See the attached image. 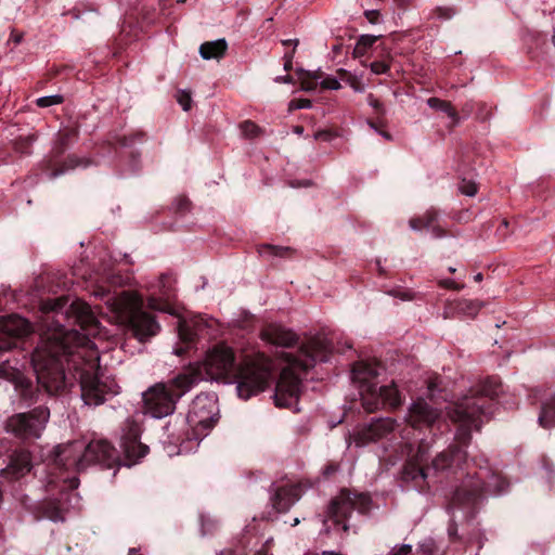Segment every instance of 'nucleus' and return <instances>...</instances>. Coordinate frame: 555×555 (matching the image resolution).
<instances>
[{
	"mask_svg": "<svg viewBox=\"0 0 555 555\" xmlns=\"http://www.w3.org/2000/svg\"><path fill=\"white\" fill-rule=\"evenodd\" d=\"M43 461H49L56 468L68 474L86 470L93 464H100L112 468L117 462L114 448L105 440H95L87 443L83 440H75L59 444L53 450L42 453ZM68 489H76L79 479L76 475L59 476Z\"/></svg>",
	"mask_w": 555,
	"mask_h": 555,
	"instance_id": "nucleus-1",
	"label": "nucleus"
},
{
	"mask_svg": "<svg viewBox=\"0 0 555 555\" xmlns=\"http://www.w3.org/2000/svg\"><path fill=\"white\" fill-rule=\"evenodd\" d=\"M331 350L328 340L323 336H317L301 346L296 356L284 353L286 365L282 369L274 392L276 406L299 411L301 373L314 366L318 361H326Z\"/></svg>",
	"mask_w": 555,
	"mask_h": 555,
	"instance_id": "nucleus-2",
	"label": "nucleus"
},
{
	"mask_svg": "<svg viewBox=\"0 0 555 555\" xmlns=\"http://www.w3.org/2000/svg\"><path fill=\"white\" fill-rule=\"evenodd\" d=\"M93 295L105 300V305L111 313L112 322L126 325L131 328L139 340H145L157 334L158 323L147 312L141 309L142 300L130 293H120L111 295L108 292L100 288L94 291Z\"/></svg>",
	"mask_w": 555,
	"mask_h": 555,
	"instance_id": "nucleus-3",
	"label": "nucleus"
},
{
	"mask_svg": "<svg viewBox=\"0 0 555 555\" xmlns=\"http://www.w3.org/2000/svg\"><path fill=\"white\" fill-rule=\"evenodd\" d=\"M352 375L354 382L359 383L362 404L366 411L373 412L380 405L396 408L400 404V395L395 385L377 387L376 366L364 362L358 363L352 370Z\"/></svg>",
	"mask_w": 555,
	"mask_h": 555,
	"instance_id": "nucleus-4",
	"label": "nucleus"
},
{
	"mask_svg": "<svg viewBox=\"0 0 555 555\" xmlns=\"http://www.w3.org/2000/svg\"><path fill=\"white\" fill-rule=\"evenodd\" d=\"M271 379V361L261 357L255 362L238 364L232 376L236 392L241 399L247 400L263 391Z\"/></svg>",
	"mask_w": 555,
	"mask_h": 555,
	"instance_id": "nucleus-5",
	"label": "nucleus"
},
{
	"mask_svg": "<svg viewBox=\"0 0 555 555\" xmlns=\"http://www.w3.org/2000/svg\"><path fill=\"white\" fill-rule=\"evenodd\" d=\"M197 366L205 379L221 380L227 384H232V376L238 367L232 348L223 344L208 350L205 359Z\"/></svg>",
	"mask_w": 555,
	"mask_h": 555,
	"instance_id": "nucleus-6",
	"label": "nucleus"
},
{
	"mask_svg": "<svg viewBox=\"0 0 555 555\" xmlns=\"http://www.w3.org/2000/svg\"><path fill=\"white\" fill-rule=\"evenodd\" d=\"M186 421L197 436H205L218 421L217 398L214 395H198L190 405Z\"/></svg>",
	"mask_w": 555,
	"mask_h": 555,
	"instance_id": "nucleus-7",
	"label": "nucleus"
},
{
	"mask_svg": "<svg viewBox=\"0 0 555 555\" xmlns=\"http://www.w3.org/2000/svg\"><path fill=\"white\" fill-rule=\"evenodd\" d=\"M147 305L153 310L164 311L178 318V335L183 341H192L196 336L206 335L208 322L199 315L189 317L179 308L172 307L168 302H160L155 297H150Z\"/></svg>",
	"mask_w": 555,
	"mask_h": 555,
	"instance_id": "nucleus-8",
	"label": "nucleus"
},
{
	"mask_svg": "<svg viewBox=\"0 0 555 555\" xmlns=\"http://www.w3.org/2000/svg\"><path fill=\"white\" fill-rule=\"evenodd\" d=\"M93 361L83 369L80 374L81 398L88 405H99L104 402L107 395L115 396L119 392V386L112 382L109 385L93 376L91 371L95 367L96 352L92 353Z\"/></svg>",
	"mask_w": 555,
	"mask_h": 555,
	"instance_id": "nucleus-9",
	"label": "nucleus"
},
{
	"mask_svg": "<svg viewBox=\"0 0 555 555\" xmlns=\"http://www.w3.org/2000/svg\"><path fill=\"white\" fill-rule=\"evenodd\" d=\"M144 412L154 418H163L175 412L177 399L164 383L151 386L142 393Z\"/></svg>",
	"mask_w": 555,
	"mask_h": 555,
	"instance_id": "nucleus-10",
	"label": "nucleus"
},
{
	"mask_svg": "<svg viewBox=\"0 0 555 555\" xmlns=\"http://www.w3.org/2000/svg\"><path fill=\"white\" fill-rule=\"evenodd\" d=\"M481 414V405L474 399L467 397L457 402L453 411L449 412L451 420L461 424L456 433L459 441L465 442L468 439L472 429H479Z\"/></svg>",
	"mask_w": 555,
	"mask_h": 555,
	"instance_id": "nucleus-11",
	"label": "nucleus"
},
{
	"mask_svg": "<svg viewBox=\"0 0 555 555\" xmlns=\"http://www.w3.org/2000/svg\"><path fill=\"white\" fill-rule=\"evenodd\" d=\"M31 324L24 318L12 314L0 319V351L17 347L30 331Z\"/></svg>",
	"mask_w": 555,
	"mask_h": 555,
	"instance_id": "nucleus-12",
	"label": "nucleus"
},
{
	"mask_svg": "<svg viewBox=\"0 0 555 555\" xmlns=\"http://www.w3.org/2000/svg\"><path fill=\"white\" fill-rule=\"evenodd\" d=\"M369 504L365 494H351L348 490H341L335 496L328 507V513L339 524L347 519L354 509L363 511Z\"/></svg>",
	"mask_w": 555,
	"mask_h": 555,
	"instance_id": "nucleus-13",
	"label": "nucleus"
},
{
	"mask_svg": "<svg viewBox=\"0 0 555 555\" xmlns=\"http://www.w3.org/2000/svg\"><path fill=\"white\" fill-rule=\"evenodd\" d=\"M440 409L420 398L408 410L405 422L414 429L429 428L440 418Z\"/></svg>",
	"mask_w": 555,
	"mask_h": 555,
	"instance_id": "nucleus-14",
	"label": "nucleus"
},
{
	"mask_svg": "<svg viewBox=\"0 0 555 555\" xmlns=\"http://www.w3.org/2000/svg\"><path fill=\"white\" fill-rule=\"evenodd\" d=\"M5 429L16 439L30 442L35 438V410L13 414L7 420Z\"/></svg>",
	"mask_w": 555,
	"mask_h": 555,
	"instance_id": "nucleus-15",
	"label": "nucleus"
},
{
	"mask_svg": "<svg viewBox=\"0 0 555 555\" xmlns=\"http://www.w3.org/2000/svg\"><path fill=\"white\" fill-rule=\"evenodd\" d=\"M395 425L396 422L388 417L374 420L356 431L353 441L358 447L377 441L390 434Z\"/></svg>",
	"mask_w": 555,
	"mask_h": 555,
	"instance_id": "nucleus-16",
	"label": "nucleus"
},
{
	"mask_svg": "<svg viewBox=\"0 0 555 555\" xmlns=\"http://www.w3.org/2000/svg\"><path fill=\"white\" fill-rule=\"evenodd\" d=\"M140 429L131 426L129 433L121 438V449L126 457L125 465L130 467L146 455L149 447L139 441Z\"/></svg>",
	"mask_w": 555,
	"mask_h": 555,
	"instance_id": "nucleus-17",
	"label": "nucleus"
},
{
	"mask_svg": "<svg viewBox=\"0 0 555 555\" xmlns=\"http://www.w3.org/2000/svg\"><path fill=\"white\" fill-rule=\"evenodd\" d=\"M65 386V376L60 365L55 362L40 372H37V393L41 388L52 395Z\"/></svg>",
	"mask_w": 555,
	"mask_h": 555,
	"instance_id": "nucleus-18",
	"label": "nucleus"
},
{
	"mask_svg": "<svg viewBox=\"0 0 555 555\" xmlns=\"http://www.w3.org/2000/svg\"><path fill=\"white\" fill-rule=\"evenodd\" d=\"M31 453L28 450H15L10 455L8 466L1 470V474L11 479H20L31 470Z\"/></svg>",
	"mask_w": 555,
	"mask_h": 555,
	"instance_id": "nucleus-19",
	"label": "nucleus"
},
{
	"mask_svg": "<svg viewBox=\"0 0 555 555\" xmlns=\"http://www.w3.org/2000/svg\"><path fill=\"white\" fill-rule=\"evenodd\" d=\"M204 374L196 365L179 374L176 378H173L170 383L166 384V386L170 387L176 399L181 398L185 392H188L197 382L203 380Z\"/></svg>",
	"mask_w": 555,
	"mask_h": 555,
	"instance_id": "nucleus-20",
	"label": "nucleus"
},
{
	"mask_svg": "<svg viewBox=\"0 0 555 555\" xmlns=\"http://www.w3.org/2000/svg\"><path fill=\"white\" fill-rule=\"evenodd\" d=\"M261 338L272 345L280 347H291L297 341L294 332L280 324H269L261 332Z\"/></svg>",
	"mask_w": 555,
	"mask_h": 555,
	"instance_id": "nucleus-21",
	"label": "nucleus"
},
{
	"mask_svg": "<svg viewBox=\"0 0 555 555\" xmlns=\"http://www.w3.org/2000/svg\"><path fill=\"white\" fill-rule=\"evenodd\" d=\"M302 489L299 485H287L276 490L273 505L279 512H285L301 496Z\"/></svg>",
	"mask_w": 555,
	"mask_h": 555,
	"instance_id": "nucleus-22",
	"label": "nucleus"
},
{
	"mask_svg": "<svg viewBox=\"0 0 555 555\" xmlns=\"http://www.w3.org/2000/svg\"><path fill=\"white\" fill-rule=\"evenodd\" d=\"M70 307L72 311L76 314L78 321L81 323V326L88 332L89 335H94L98 321L91 307L81 300L73 301Z\"/></svg>",
	"mask_w": 555,
	"mask_h": 555,
	"instance_id": "nucleus-23",
	"label": "nucleus"
},
{
	"mask_svg": "<svg viewBox=\"0 0 555 555\" xmlns=\"http://www.w3.org/2000/svg\"><path fill=\"white\" fill-rule=\"evenodd\" d=\"M465 459V453L459 448H449L439 453L433 461L435 470H444L452 466H459Z\"/></svg>",
	"mask_w": 555,
	"mask_h": 555,
	"instance_id": "nucleus-24",
	"label": "nucleus"
},
{
	"mask_svg": "<svg viewBox=\"0 0 555 555\" xmlns=\"http://www.w3.org/2000/svg\"><path fill=\"white\" fill-rule=\"evenodd\" d=\"M228 43L224 39L208 41L199 47V54L204 60L220 59L224 55Z\"/></svg>",
	"mask_w": 555,
	"mask_h": 555,
	"instance_id": "nucleus-25",
	"label": "nucleus"
},
{
	"mask_svg": "<svg viewBox=\"0 0 555 555\" xmlns=\"http://www.w3.org/2000/svg\"><path fill=\"white\" fill-rule=\"evenodd\" d=\"M539 424L544 428L555 426V396H551L542 403Z\"/></svg>",
	"mask_w": 555,
	"mask_h": 555,
	"instance_id": "nucleus-26",
	"label": "nucleus"
},
{
	"mask_svg": "<svg viewBox=\"0 0 555 555\" xmlns=\"http://www.w3.org/2000/svg\"><path fill=\"white\" fill-rule=\"evenodd\" d=\"M437 216L435 214L427 212L420 219H412L410 221V227L414 231H421L423 229H426L428 231H431L435 236L439 237L442 235V233L435 224Z\"/></svg>",
	"mask_w": 555,
	"mask_h": 555,
	"instance_id": "nucleus-27",
	"label": "nucleus"
},
{
	"mask_svg": "<svg viewBox=\"0 0 555 555\" xmlns=\"http://www.w3.org/2000/svg\"><path fill=\"white\" fill-rule=\"evenodd\" d=\"M15 389L24 400L31 399L34 396L33 383L30 379L17 373L14 377Z\"/></svg>",
	"mask_w": 555,
	"mask_h": 555,
	"instance_id": "nucleus-28",
	"label": "nucleus"
},
{
	"mask_svg": "<svg viewBox=\"0 0 555 555\" xmlns=\"http://www.w3.org/2000/svg\"><path fill=\"white\" fill-rule=\"evenodd\" d=\"M379 36L374 35H361L356 42L353 48V56L362 57L366 54L367 50L377 41Z\"/></svg>",
	"mask_w": 555,
	"mask_h": 555,
	"instance_id": "nucleus-29",
	"label": "nucleus"
},
{
	"mask_svg": "<svg viewBox=\"0 0 555 555\" xmlns=\"http://www.w3.org/2000/svg\"><path fill=\"white\" fill-rule=\"evenodd\" d=\"M427 104L434 109L444 112L453 121H457V114L449 102L438 98H429Z\"/></svg>",
	"mask_w": 555,
	"mask_h": 555,
	"instance_id": "nucleus-30",
	"label": "nucleus"
},
{
	"mask_svg": "<svg viewBox=\"0 0 555 555\" xmlns=\"http://www.w3.org/2000/svg\"><path fill=\"white\" fill-rule=\"evenodd\" d=\"M31 146H33V134L28 135H20L14 141V149L17 153H21L23 155H30L31 154Z\"/></svg>",
	"mask_w": 555,
	"mask_h": 555,
	"instance_id": "nucleus-31",
	"label": "nucleus"
},
{
	"mask_svg": "<svg viewBox=\"0 0 555 555\" xmlns=\"http://www.w3.org/2000/svg\"><path fill=\"white\" fill-rule=\"evenodd\" d=\"M481 308V304L473 300H461L457 304V309L462 313L475 317Z\"/></svg>",
	"mask_w": 555,
	"mask_h": 555,
	"instance_id": "nucleus-32",
	"label": "nucleus"
},
{
	"mask_svg": "<svg viewBox=\"0 0 555 555\" xmlns=\"http://www.w3.org/2000/svg\"><path fill=\"white\" fill-rule=\"evenodd\" d=\"M480 391L486 397L494 398L501 392V385L495 379H488Z\"/></svg>",
	"mask_w": 555,
	"mask_h": 555,
	"instance_id": "nucleus-33",
	"label": "nucleus"
},
{
	"mask_svg": "<svg viewBox=\"0 0 555 555\" xmlns=\"http://www.w3.org/2000/svg\"><path fill=\"white\" fill-rule=\"evenodd\" d=\"M467 486L470 487L469 490H459L455 493L456 500H463L466 495H476L479 492L483 491V485L480 482H473L470 479L467 481Z\"/></svg>",
	"mask_w": 555,
	"mask_h": 555,
	"instance_id": "nucleus-34",
	"label": "nucleus"
},
{
	"mask_svg": "<svg viewBox=\"0 0 555 555\" xmlns=\"http://www.w3.org/2000/svg\"><path fill=\"white\" fill-rule=\"evenodd\" d=\"M64 98L61 94L46 95L37 99V106L50 107L63 103Z\"/></svg>",
	"mask_w": 555,
	"mask_h": 555,
	"instance_id": "nucleus-35",
	"label": "nucleus"
},
{
	"mask_svg": "<svg viewBox=\"0 0 555 555\" xmlns=\"http://www.w3.org/2000/svg\"><path fill=\"white\" fill-rule=\"evenodd\" d=\"M241 130L243 134L246 137H255L259 132L258 126L250 120L242 122Z\"/></svg>",
	"mask_w": 555,
	"mask_h": 555,
	"instance_id": "nucleus-36",
	"label": "nucleus"
},
{
	"mask_svg": "<svg viewBox=\"0 0 555 555\" xmlns=\"http://www.w3.org/2000/svg\"><path fill=\"white\" fill-rule=\"evenodd\" d=\"M460 191L467 196H475L477 193V185L474 181L463 180L460 184Z\"/></svg>",
	"mask_w": 555,
	"mask_h": 555,
	"instance_id": "nucleus-37",
	"label": "nucleus"
},
{
	"mask_svg": "<svg viewBox=\"0 0 555 555\" xmlns=\"http://www.w3.org/2000/svg\"><path fill=\"white\" fill-rule=\"evenodd\" d=\"M177 101L184 111H189L191 108L192 99L189 92L184 90L179 91L177 95Z\"/></svg>",
	"mask_w": 555,
	"mask_h": 555,
	"instance_id": "nucleus-38",
	"label": "nucleus"
},
{
	"mask_svg": "<svg viewBox=\"0 0 555 555\" xmlns=\"http://www.w3.org/2000/svg\"><path fill=\"white\" fill-rule=\"evenodd\" d=\"M288 248H283L273 245H263L260 247L259 253L263 256L269 255H282L283 251H287Z\"/></svg>",
	"mask_w": 555,
	"mask_h": 555,
	"instance_id": "nucleus-39",
	"label": "nucleus"
},
{
	"mask_svg": "<svg viewBox=\"0 0 555 555\" xmlns=\"http://www.w3.org/2000/svg\"><path fill=\"white\" fill-rule=\"evenodd\" d=\"M312 105L311 101L308 99H299V100H293L288 104L289 111L294 109H302V108H310Z\"/></svg>",
	"mask_w": 555,
	"mask_h": 555,
	"instance_id": "nucleus-40",
	"label": "nucleus"
},
{
	"mask_svg": "<svg viewBox=\"0 0 555 555\" xmlns=\"http://www.w3.org/2000/svg\"><path fill=\"white\" fill-rule=\"evenodd\" d=\"M44 514L52 521H62V520H64L63 509H61L60 507H53L51 511L50 509H46Z\"/></svg>",
	"mask_w": 555,
	"mask_h": 555,
	"instance_id": "nucleus-41",
	"label": "nucleus"
},
{
	"mask_svg": "<svg viewBox=\"0 0 555 555\" xmlns=\"http://www.w3.org/2000/svg\"><path fill=\"white\" fill-rule=\"evenodd\" d=\"M321 86H322V88L330 89V90H338L341 87L339 81H338V79H336L334 77H326V78H324L321 81Z\"/></svg>",
	"mask_w": 555,
	"mask_h": 555,
	"instance_id": "nucleus-42",
	"label": "nucleus"
},
{
	"mask_svg": "<svg viewBox=\"0 0 555 555\" xmlns=\"http://www.w3.org/2000/svg\"><path fill=\"white\" fill-rule=\"evenodd\" d=\"M50 417V410L47 406L37 408V426L41 423L46 424Z\"/></svg>",
	"mask_w": 555,
	"mask_h": 555,
	"instance_id": "nucleus-43",
	"label": "nucleus"
},
{
	"mask_svg": "<svg viewBox=\"0 0 555 555\" xmlns=\"http://www.w3.org/2000/svg\"><path fill=\"white\" fill-rule=\"evenodd\" d=\"M412 552L411 544L396 545L391 548L389 555H409Z\"/></svg>",
	"mask_w": 555,
	"mask_h": 555,
	"instance_id": "nucleus-44",
	"label": "nucleus"
},
{
	"mask_svg": "<svg viewBox=\"0 0 555 555\" xmlns=\"http://www.w3.org/2000/svg\"><path fill=\"white\" fill-rule=\"evenodd\" d=\"M370 67L371 70L376 75L384 74L389 69L388 64L385 62H373Z\"/></svg>",
	"mask_w": 555,
	"mask_h": 555,
	"instance_id": "nucleus-45",
	"label": "nucleus"
},
{
	"mask_svg": "<svg viewBox=\"0 0 555 555\" xmlns=\"http://www.w3.org/2000/svg\"><path fill=\"white\" fill-rule=\"evenodd\" d=\"M364 16L371 24H377L379 22L380 13L378 10H366Z\"/></svg>",
	"mask_w": 555,
	"mask_h": 555,
	"instance_id": "nucleus-46",
	"label": "nucleus"
},
{
	"mask_svg": "<svg viewBox=\"0 0 555 555\" xmlns=\"http://www.w3.org/2000/svg\"><path fill=\"white\" fill-rule=\"evenodd\" d=\"M405 475L409 476L410 472L406 470ZM417 477H420L421 479H425L427 477V475L423 468H412L411 478L416 479Z\"/></svg>",
	"mask_w": 555,
	"mask_h": 555,
	"instance_id": "nucleus-47",
	"label": "nucleus"
},
{
	"mask_svg": "<svg viewBox=\"0 0 555 555\" xmlns=\"http://www.w3.org/2000/svg\"><path fill=\"white\" fill-rule=\"evenodd\" d=\"M347 82L354 89V91H357V92H362L363 91V88L358 86L357 77L356 76L349 75L347 77Z\"/></svg>",
	"mask_w": 555,
	"mask_h": 555,
	"instance_id": "nucleus-48",
	"label": "nucleus"
},
{
	"mask_svg": "<svg viewBox=\"0 0 555 555\" xmlns=\"http://www.w3.org/2000/svg\"><path fill=\"white\" fill-rule=\"evenodd\" d=\"M60 308V301L56 300L54 302H47L44 304L41 309L44 311H55Z\"/></svg>",
	"mask_w": 555,
	"mask_h": 555,
	"instance_id": "nucleus-49",
	"label": "nucleus"
},
{
	"mask_svg": "<svg viewBox=\"0 0 555 555\" xmlns=\"http://www.w3.org/2000/svg\"><path fill=\"white\" fill-rule=\"evenodd\" d=\"M301 89L305 91L314 90V85L307 77H301Z\"/></svg>",
	"mask_w": 555,
	"mask_h": 555,
	"instance_id": "nucleus-50",
	"label": "nucleus"
},
{
	"mask_svg": "<svg viewBox=\"0 0 555 555\" xmlns=\"http://www.w3.org/2000/svg\"><path fill=\"white\" fill-rule=\"evenodd\" d=\"M439 284L446 288H457V284L451 279L441 280Z\"/></svg>",
	"mask_w": 555,
	"mask_h": 555,
	"instance_id": "nucleus-51",
	"label": "nucleus"
},
{
	"mask_svg": "<svg viewBox=\"0 0 555 555\" xmlns=\"http://www.w3.org/2000/svg\"><path fill=\"white\" fill-rule=\"evenodd\" d=\"M23 35L16 33L15 30L12 31L10 40H12L15 44L20 43L22 40Z\"/></svg>",
	"mask_w": 555,
	"mask_h": 555,
	"instance_id": "nucleus-52",
	"label": "nucleus"
},
{
	"mask_svg": "<svg viewBox=\"0 0 555 555\" xmlns=\"http://www.w3.org/2000/svg\"><path fill=\"white\" fill-rule=\"evenodd\" d=\"M285 59H286V61H285V64H284V68L286 70H288L292 67L293 55L292 54L291 55H285Z\"/></svg>",
	"mask_w": 555,
	"mask_h": 555,
	"instance_id": "nucleus-53",
	"label": "nucleus"
},
{
	"mask_svg": "<svg viewBox=\"0 0 555 555\" xmlns=\"http://www.w3.org/2000/svg\"><path fill=\"white\" fill-rule=\"evenodd\" d=\"M28 358L30 366L35 369V350L29 352Z\"/></svg>",
	"mask_w": 555,
	"mask_h": 555,
	"instance_id": "nucleus-54",
	"label": "nucleus"
},
{
	"mask_svg": "<svg viewBox=\"0 0 555 555\" xmlns=\"http://www.w3.org/2000/svg\"><path fill=\"white\" fill-rule=\"evenodd\" d=\"M424 455H425V452H424V450L422 449V447H420V448H418V452H417V454H416V459H417L418 461H423Z\"/></svg>",
	"mask_w": 555,
	"mask_h": 555,
	"instance_id": "nucleus-55",
	"label": "nucleus"
},
{
	"mask_svg": "<svg viewBox=\"0 0 555 555\" xmlns=\"http://www.w3.org/2000/svg\"><path fill=\"white\" fill-rule=\"evenodd\" d=\"M283 44H285V46H286V44H293V46H294V48H296V47H297V44H298V40H297V39H294V40H292V39H289V40H284V41H283Z\"/></svg>",
	"mask_w": 555,
	"mask_h": 555,
	"instance_id": "nucleus-56",
	"label": "nucleus"
},
{
	"mask_svg": "<svg viewBox=\"0 0 555 555\" xmlns=\"http://www.w3.org/2000/svg\"><path fill=\"white\" fill-rule=\"evenodd\" d=\"M475 281L476 282H480L482 281V274L481 273H477L475 276H474Z\"/></svg>",
	"mask_w": 555,
	"mask_h": 555,
	"instance_id": "nucleus-57",
	"label": "nucleus"
},
{
	"mask_svg": "<svg viewBox=\"0 0 555 555\" xmlns=\"http://www.w3.org/2000/svg\"><path fill=\"white\" fill-rule=\"evenodd\" d=\"M370 104L374 107H377V101L373 100L372 96H370Z\"/></svg>",
	"mask_w": 555,
	"mask_h": 555,
	"instance_id": "nucleus-58",
	"label": "nucleus"
},
{
	"mask_svg": "<svg viewBox=\"0 0 555 555\" xmlns=\"http://www.w3.org/2000/svg\"><path fill=\"white\" fill-rule=\"evenodd\" d=\"M304 131L302 127H296L295 128V132L298 133V134H301Z\"/></svg>",
	"mask_w": 555,
	"mask_h": 555,
	"instance_id": "nucleus-59",
	"label": "nucleus"
},
{
	"mask_svg": "<svg viewBox=\"0 0 555 555\" xmlns=\"http://www.w3.org/2000/svg\"><path fill=\"white\" fill-rule=\"evenodd\" d=\"M276 80L278 81H284V82H289L291 81V79L288 77H286L284 79L278 78Z\"/></svg>",
	"mask_w": 555,
	"mask_h": 555,
	"instance_id": "nucleus-60",
	"label": "nucleus"
},
{
	"mask_svg": "<svg viewBox=\"0 0 555 555\" xmlns=\"http://www.w3.org/2000/svg\"><path fill=\"white\" fill-rule=\"evenodd\" d=\"M382 134H383V137H384V138H386L387 140H390V135H389L388 133L383 132Z\"/></svg>",
	"mask_w": 555,
	"mask_h": 555,
	"instance_id": "nucleus-61",
	"label": "nucleus"
},
{
	"mask_svg": "<svg viewBox=\"0 0 555 555\" xmlns=\"http://www.w3.org/2000/svg\"><path fill=\"white\" fill-rule=\"evenodd\" d=\"M25 183H27V185H31V180L27 179L24 181Z\"/></svg>",
	"mask_w": 555,
	"mask_h": 555,
	"instance_id": "nucleus-62",
	"label": "nucleus"
},
{
	"mask_svg": "<svg viewBox=\"0 0 555 555\" xmlns=\"http://www.w3.org/2000/svg\"><path fill=\"white\" fill-rule=\"evenodd\" d=\"M175 352H176V354H178V356H179V354H181V350H180V349L175 350Z\"/></svg>",
	"mask_w": 555,
	"mask_h": 555,
	"instance_id": "nucleus-63",
	"label": "nucleus"
},
{
	"mask_svg": "<svg viewBox=\"0 0 555 555\" xmlns=\"http://www.w3.org/2000/svg\"><path fill=\"white\" fill-rule=\"evenodd\" d=\"M402 298H403V299H411L412 297H411V296H408V295H404Z\"/></svg>",
	"mask_w": 555,
	"mask_h": 555,
	"instance_id": "nucleus-64",
	"label": "nucleus"
}]
</instances>
